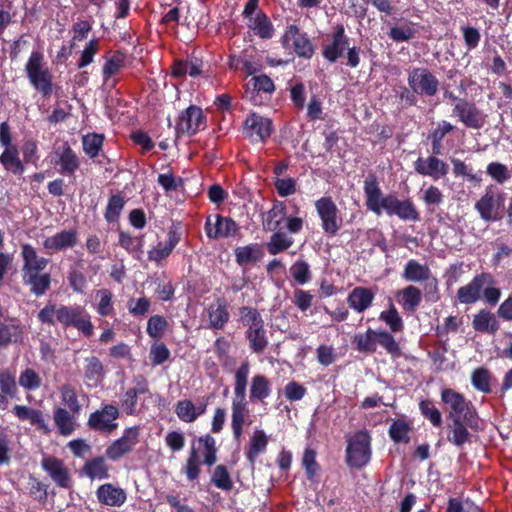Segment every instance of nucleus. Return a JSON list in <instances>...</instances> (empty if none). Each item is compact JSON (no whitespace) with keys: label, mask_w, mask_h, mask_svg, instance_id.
I'll return each mask as SVG.
<instances>
[{"label":"nucleus","mask_w":512,"mask_h":512,"mask_svg":"<svg viewBox=\"0 0 512 512\" xmlns=\"http://www.w3.org/2000/svg\"><path fill=\"white\" fill-rule=\"evenodd\" d=\"M453 115L457 116L468 127H478L479 113L477 108L464 100L456 102L453 108Z\"/></svg>","instance_id":"4be33fe9"},{"label":"nucleus","mask_w":512,"mask_h":512,"mask_svg":"<svg viewBox=\"0 0 512 512\" xmlns=\"http://www.w3.org/2000/svg\"><path fill=\"white\" fill-rule=\"evenodd\" d=\"M415 170L421 175L439 179L447 174L448 165L434 156H429L418 158L415 162Z\"/></svg>","instance_id":"a211bd4d"},{"label":"nucleus","mask_w":512,"mask_h":512,"mask_svg":"<svg viewBox=\"0 0 512 512\" xmlns=\"http://www.w3.org/2000/svg\"><path fill=\"white\" fill-rule=\"evenodd\" d=\"M240 319L243 325L247 326L248 329L263 325V320L260 314L255 309L250 307L241 308Z\"/></svg>","instance_id":"680f3d73"},{"label":"nucleus","mask_w":512,"mask_h":512,"mask_svg":"<svg viewBox=\"0 0 512 512\" xmlns=\"http://www.w3.org/2000/svg\"><path fill=\"white\" fill-rule=\"evenodd\" d=\"M246 95L251 94L250 98L253 97L255 91H263L271 93L275 87L273 81L266 75L254 76L246 84Z\"/></svg>","instance_id":"ea45409f"},{"label":"nucleus","mask_w":512,"mask_h":512,"mask_svg":"<svg viewBox=\"0 0 512 512\" xmlns=\"http://www.w3.org/2000/svg\"><path fill=\"white\" fill-rule=\"evenodd\" d=\"M416 30L411 23L393 26L389 31V37L395 42L409 41L415 37Z\"/></svg>","instance_id":"603ef678"},{"label":"nucleus","mask_w":512,"mask_h":512,"mask_svg":"<svg viewBox=\"0 0 512 512\" xmlns=\"http://www.w3.org/2000/svg\"><path fill=\"white\" fill-rule=\"evenodd\" d=\"M77 243V232L75 230H63L53 236L47 237L43 247L48 251H60L72 248Z\"/></svg>","instance_id":"412c9836"},{"label":"nucleus","mask_w":512,"mask_h":512,"mask_svg":"<svg viewBox=\"0 0 512 512\" xmlns=\"http://www.w3.org/2000/svg\"><path fill=\"white\" fill-rule=\"evenodd\" d=\"M453 125L446 121L437 124V127L432 131L429 138L432 140V152L434 154L441 153V141L447 133L453 129Z\"/></svg>","instance_id":"de8ad7c7"},{"label":"nucleus","mask_w":512,"mask_h":512,"mask_svg":"<svg viewBox=\"0 0 512 512\" xmlns=\"http://www.w3.org/2000/svg\"><path fill=\"white\" fill-rule=\"evenodd\" d=\"M381 345L386 351L390 354L397 353L399 351V346L395 339L386 331H377L376 332V344Z\"/></svg>","instance_id":"69168bd1"},{"label":"nucleus","mask_w":512,"mask_h":512,"mask_svg":"<svg viewBox=\"0 0 512 512\" xmlns=\"http://www.w3.org/2000/svg\"><path fill=\"white\" fill-rule=\"evenodd\" d=\"M248 413L246 397H233L231 427L235 439H239L241 437Z\"/></svg>","instance_id":"6ab92c4d"},{"label":"nucleus","mask_w":512,"mask_h":512,"mask_svg":"<svg viewBox=\"0 0 512 512\" xmlns=\"http://www.w3.org/2000/svg\"><path fill=\"white\" fill-rule=\"evenodd\" d=\"M204 127L205 116L202 109L192 105L180 114L176 130L177 133L193 135Z\"/></svg>","instance_id":"1a4fd4ad"},{"label":"nucleus","mask_w":512,"mask_h":512,"mask_svg":"<svg viewBox=\"0 0 512 512\" xmlns=\"http://www.w3.org/2000/svg\"><path fill=\"white\" fill-rule=\"evenodd\" d=\"M103 140L104 138L100 134H87L83 136L82 144L84 152L91 158L96 157L102 147Z\"/></svg>","instance_id":"3c124183"},{"label":"nucleus","mask_w":512,"mask_h":512,"mask_svg":"<svg viewBox=\"0 0 512 512\" xmlns=\"http://www.w3.org/2000/svg\"><path fill=\"white\" fill-rule=\"evenodd\" d=\"M430 271L427 266L421 265L415 260L407 262L404 270V277L412 282H418L428 279Z\"/></svg>","instance_id":"a19ab883"},{"label":"nucleus","mask_w":512,"mask_h":512,"mask_svg":"<svg viewBox=\"0 0 512 512\" xmlns=\"http://www.w3.org/2000/svg\"><path fill=\"white\" fill-rule=\"evenodd\" d=\"M96 497L99 503L110 507H120L127 499L125 490L111 483L100 485Z\"/></svg>","instance_id":"dca6fc26"},{"label":"nucleus","mask_w":512,"mask_h":512,"mask_svg":"<svg viewBox=\"0 0 512 512\" xmlns=\"http://www.w3.org/2000/svg\"><path fill=\"white\" fill-rule=\"evenodd\" d=\"M54 422L63 436L72 434L76 428L74 417L64 408H57L54 411Z\"/></svg>","instance_id":"7c9ffc66"},{"label":"nucleus","mask_w":512,"mask_h":512,"mask_svg":"<svg viewBox=\"0 0 512 512\" xmlns=\"http://www.w3.org/2000/svg\"><path fill=\"white\" fill-rule=\"evenodd\" d=\"M212 482L217 488L222 490H230L232 488V481L230 475L223 465H218L213 473Z\"/></svg>","instance_id":"052dcab7"},{"label":"nucleus","mask_w":512,"mask_h":512,"mask_svg":"<svg viewBox=\"0 0 512 512\" xmlns=\"http://www.w3.org/2000/svg\"><path fill=\"white\" fill-rule=\"evenodd\" d=\"M486 173L498 184H503L512 177L508 167L500 162L489 163L486 168Z\"/></svg>","instance_id":"49530a36"},{"label":"nucleus","mask_w":512,"mask_h":512,"mask_svg":"<svg viewBox=\"0 0 512 512\" xmlns=\"http://www.w3.org/2000/svg\"><path fill=\"white\" fill-rule=\"evenodd\" d=\"M364 194L367 208L378 216L384 212L386 200L392 196L383 195L376 178L372 175L364 181Z\"/></svg>","instance_id":"9b49d317"},{"label":"nucleus","mask_w":512,"mask_h":512,"mask_svg":"<svg viewBox=\"0 0 512 512\" xmlns=\"http://www.w3.org/2000/svg\"><path fill=\"white\" fill-rule=\"evenodd\" d=\"M271 389L267 378L263 375H255L250 386V399L263 400L270 395Z\"/></svg>","instance_id":"4c0bfd02"},{"label":"nucleus","mask_w":512,"mask_h":512,"mask_svg":"<svg viewBox=\"0 0 512 512\" xmlns=\"http://www.w3.org/2000/svg\"><path fill=\"white\" fill-rule=\"evenodd\" d=\"M404 309L413 311L421 302V291L415 286H408L402 292Z\"/></svg>","instance_id":"864d4df0"},{"label":"nucleus","mask_w":512,"mask_h":512,"mask_svg":"<svg viewBox=\"0 0 512 512\" xmlns=\"http://www.w3.org/2000/svg\"><path fill=\"white\" fill-rule=\"evenodd\" d=\"M118 417L119 409L116 406L105 405L90 414L88 425L94 430L110 433L118 427L116 422Z\"/></svg>","instance_id":"0eeeda50"},{"label":"nucleus","mask_w":512,"mask_h":512,"mask_svg":"<svg viewBox=\"0 0 512 512\" xmlns=\"http://www.w3.org/2000/svg\"><path fill=\"white\" fill-rule=\"evenodd\" d=\"M383 320L393 332H399L403 329V322L395 307L391 304L390 309L380 314Z\"/></svg>","instance_id":"bf43d9fd"},{"label":"nucleus","mask_w":512,"mask_h":512,"mask_svg":"<svg viewBox=\"0 0 512 512\" xmlns=\"http://www.w3.org/2000/svg\"><path fill=\"white\" fill-rule=\"evenodd\" d=\"M0 389L3 394L14 397L17 393V386L14 377L8 371L0 373Z\"/></svg>","instance_id":"338daca9"},{"label":"nucleus","mask_w":512,"mask_h":512,"mask_svg":"<svg viewBox=\"0 0 512 512\" xmlns=\"http://www.w3.org/2000/svg\"><path fill=\"white\" fill-rule=\"evenodd\" d=\"M96 298L98 299L97 312L101 316H108L112 314L113 307V294L108 289H100L96 292Z\"/></svg>","instance_id":"8fccbe9b"},{"label":"nucleus","mask_w":512,"mask_h":512,"mask_svg":"<svg viewBox=\"0 0 512 512\" xmlns=\"http://www.w3.org/2000/svg\"><path fill=\"white\" fill-rule=\"evenodd\" d=\"M199 442L203 445L204 448V463L208 466L213 465L217 461L215 439L211 435L207 434L200 437Z\"/></svg>","instance_id":"5fc2aeb1"},{"label":"nucleus","mask_w":512,"mask_h":512,"mask_svg":"<svg viewBox=\"0 0 512 512\" xmlns=\"http://www.w3.org/2000/svg\"><path fill=\"white\" fill-rule=\"evenodd\" d=\"M441 400L444 404V410L452 421H464L468 426L477 425V415L470 402L460 393L453 389L446 388L442 390Z\"/></svg>","instance_id":"7ed1b4c3"},{"label":"nucleus","mask_w":512,"mask_h":512,"mask_svg":"<svg viewBox=\"0 0 512 512\" xmlns=\"http://www.w3.org/2000/svg\"><path fill=\"white\" fill-rule=\"evenodd\" d=\"M349 48V39L345 36L343 25H338L332 37V43L323 49L324 57L330 62H335Z\"/></svg>","instance_id":"f3484780"},{"label":"nucleus","mask_w":512,"mask_h":512,"mask_svg":"<svg viewBox=\"0 0 512 512\" xmlns=\"http://www.w3.org/2000/svg\"><path fill=\"white\" fill-rule=\"evenodd\" d=\"M285 47H292L299 57L309 58L313 54V47L306 34L301 33L296 25L287 27L283 36Z\"/></svg>","instance_id":"f8f14e48"},{"label":"nucleus","mask_w":512,"mask_h":512,"mask_svg":"<svg viewBox=\"0 0 512 512\" xmlns=\"http://www.w3.org/2000/svg\"><path fill=\"white\" fill-rule=\"evenodd\" d=\"M103 375V366L96 357L86 359L85 376L94 384L98 383Z\"/></svg>","instance_id":"4d7b16f0"},{"label":"nucleus","mask_w":512,"mask_h":512,"mask_svg":"<svg viewBox=\"0 0 512 512\" xmlns=\"http://www.w3.org/2000/svg\"><path fill=\"white\" fill-rule=\"evenodd\" d=\"M60 394L63 403L70 409L73 414H79L81 405L79 404L75 390L68 385L60 388Z\"/></svg>","instance_id":"6e6d98bb"},{"label":"nucleus","mask_w":512,"mask_h":512,"mask_svg":"<svg viewBox=\"0 0 512 512\" xmlns=\"http://www.w3.org/2000/svg\"><path fill=\"white\" fill-rule=\"evenodd\" d=\"M370 436L359 431L348 440L347 461L354 467L364 466L370 459Z\"/></svg>","instance_id":"20e7f679"},{"label":"nucleus","mask_w":512,"mask_h":512,"mask_svg":"<svg viewBox=\"0 0 512 512\" xmlns=\"http://www.w3.org/2000/svg\"><path fill=\"white\" fill-rule=\"evenodd\" d=\"M139 428L137 426L127 428L123 436L115 440L106 449V456L113 461H116L132 451L133 447L138 442Z\"/></svg>","instance_id":"9d476101"},{"label":"nucleus","mask_w":512,"mask_h":512,"mask_svg":"<svg viewBox=\"0 0 512 512\" xmlns=\"http://www.w3.org/2000/svg\"><path fill=\"white\" fill-rule=\"evenodd\" d=\"M124 207V200L122 197L115 195L112 196L108 202L105 217L109 222L116 221Z\"/></svg>","instance_id":"e2e57ef3"},{"label":"nucleus","mask_w":512,"mask_h":512,"mask_svg":"<svg viewBox=\"0 0 512 512\" xmlns=\"http://www.w3.org/2000/svg\"><path fill=\"white\" fill-rule=\"evenodd\" d=\"M13 413L18 419L27 420L32 425H37L38 428L42 429L44 432L49 431L40 410H36L25 405H16L13 408Z\"/></svg>","instance_id":"bb28decb"},{"label":"nucleus","mask_w":512,"mask_h":512,"mask_svg":"<svg viewBox=\"0 0 512 512\" xmlns=\"http://www.w3.org/2000/svg\"><path fill=\"white\" fill-rule=\"evenodd\" d=\"M457 296L461 303H475L480 297V278L476 276L472 282L459 288Z\"/></svg>","instance_id":"c9c22d12"},{"label":"nucleus","mask_w":512,"mask_h":512,"mask_svg":"<svg viewBox=\"0 0 512 512\" xmlns=\"http://www.w3.org/2000/svg\"><path fill=\"white\" fill-rule=\"evenodd\" d=\"M24 69L30 84L36 91L41 93L44 97H48L52 94L53 76L41 52L32 51Z\"/></svg>","instance_id":"f03ea898"},{"label":"nucleus","mask_w":512,"mask_h":512,"mask_svg":"<svg viewBox=\"0 0 512 512\" xmlns=\"http://www.w3.org/2000/svg\"><path fill=\"white\" fill-rule=\"evenodd\" d=\"M268 440L263 430H255L247 451V458L250 463H254L256 458L265 451Z\"/></svg>","instance_id":"72a5a7b5"},{"label":"nucleus","mask_w":512,"mask_h":512,"mask_svg":"<svg viewBox=\"0 0 512 512\" xmlns=\"http://www.w3.org/2000/svg\"><path fill=\"white\" fill-rule=\"evenodd\" d=\"M200 473V458L197 451L192 448L185 466V474L189 480H194Z\"/></svg>","instance_id":"0e129e2a"},{"label":"nucleus","mask_w":512,"mask_h":512,"mask_svg":"<svg viewBox=\"0 0 512 512\" xmlns=\"http://www.w3.org/2000/svg\"><path fill=\"white\" fill-rule=\"evenodd\" d=\"M385 210L388 215H396L402 220L416 221L419 214L410 200H399L395 196H391L385 203Z\"/></svg>","instance_id":"2eb2a0df"},{"label":"nucleus","mask_w":512,"mask_h":512,"mask_svg":"<svg viewBox=\"0 0 512 512\" xmlns=\"http://www.w3.org/2000/svg\"><path fill=\"white\" fill-rule=\"evenodd\" d=\"M23 283L30 287V292L42 296L50 288V274L43 272L33 273L22 277Z\"/></svg>","instance_id":"393cba45"},{"label":"nucleus","mask_w":512,"mask_h":512,"mask_svg":"<svg viewBox=\"0 0 512 512\" xmlns=\"http://www.w3.org/2000/svg\"><path fill=\"white\" fill-rule=\"evenodd\" d=\"M290 273L295 281L301 285L306 284L311 279L309 265L305 261L295 262L290 268Z\"/></svg>","instance_id":"13d9d810"},{"label":"nucleus","mask_w":512,"mask_h":512,"mask_svg":"<svg viewBox=\"0 0 512 512\" xmlns=\"http://www.w3.org/2000/svg\"><path fill=\"white\" fill-rule=\"evenodd\" d=\"M41 467L58 486L62 488L70 486L71 477L62 461L53 457H44L41 461Z\"/></svg>","instance_id":"4468645a"},{"label":"nucleus","mask_w":512,"mask_h":512,"mask_svg":"<svg viewBox=\"0 0 512 512\" xmlns=\"http://www.w3.org/2000/svg\"><path fill=\"white\" fill-rule=\"evenodd\" d=\"M504 198L502 195L495 197L493 194L486 192L482 196V219L486 221H497L503 216Z\"/></svg>","instance_id":"aec40b11"},{"label":"nucleus","mask_w":512,"mask_h":512,"mask_svg":"<svg viewBox=\"0 0 512 512\" xmlns=\"http://www.w3.org/2000/svg\"><path fill=\"white\" fill-rule=\"evenodd\" d=\"M179 241L180 234L176 230H170L167 234V241L165 243H159L154 249L149 251V259L156 262L161 261L170 255Z\"/></svg>","instance_id":"5701e85b"},{"label":"nucleus","mask_w":512,"mask_h":512,"mask_svg":"<svg viewBox=\"0 0 512 512\" xmlns=\"http://www.w3.org/2000/svg\"><path fill=\"white\" fill-rule=\"evenodd\" d=\"M205 411V407L197 410L195 405L189 400L179 401L176 405L175 412L177 416L184 422L191 423L196 420V418L203 414Z\"/></svg>","instance_id":"e433bc0d"},{"label":"nucleus","mask_w":512,"mask_h":512,"mask_svg":"<svg viewBox=\"0 0 512 512\" xmlns=\"http://www.w3.org/2000/svg\"><path fill=\"white\" fill-rule=\"evenodd\" d=\"M315 208L322 221L325 233L335 235L340 229L338 208L330 197H322L315 202Z\"/></svg>","instance_id":"39448f33"},{"label":"nucleus","mask_w":512,"mask_h":512,"mask_svg":"<svg viewBox=\"0 0 512 512\" xmlns=\"http://www.w3.org/2000/svg\"><path fill=\"white\" fill-rule=\"evenodd\" d=\"M38 318L42 323L53 325L57 321L65 327L72 326L86 336L93 334L90 316L79 306L49 304L39 311Z\"/></svg>","instance_id":"f257e3e1"},{"label":"nucleus","mask_w":512,"mask_h":512,"mask_svg":"<svg viewBox=\"0 0 512 512\" xmlns=\"http://www.w3.org/2000/svg\"><path fill=\"white\" fill-rule=\"evenodd\" d=\"M209 325L212 328L220 329L229 319L226 302L223 299H217L207 309Z\"/></svg>","instance_id":"b1692460"},{"label":"nucleus","mask_w":512,"mask_h":512,"mask_svg":"<svg viewBox=\"0 0 512 512\" xmlns=\"http://www.w3.org/2000/svg\"><path fill=\"white\" fill-rule=\"evenodd\" d=\"M285 218V207L281 204H276L264 215L263 227L267 231H276Z\"/></svg>","instance_id":"473e14b6"},{"label":"nucleus","mask_w":512,"mask_h":512,"mask_svg":"<svg viewBox=\"0 0 512 512\" xmlns=\"http://www.w3.org/2000/svg\"><path fill=\"white\" fill-rule=\"evenodd\" d=\"M410 88L417 94L434 96L438 90L437 78L425 68L413 69L408 78Z\"/></svg>","instance_id":"423d86ee"},{"label":"nucleus","mask_w":512,"mask_h":512,"mask_svg":"<svg viewBox=\"0 0 512 512\" xmlns=\"http://www.w3.org/2000/svg\"><path fill=\"white\" fill-rule=\"evenodd\" d=\"M108 465L103 457H97L87 461L84 465L85 474L92 480H102L109 477Z\"/></svg>","instance_id":"2f4dec72"},{"label":"nucleus","mask_w":512,"mask_h":512,"mask_svg":"<svg viewBox=\"0 0 512 512\" xmlns=\"http://www.w3.org/2000/svg\"><path fill=\"white\" fill-rule=\"evenodd\" d=\"M247 338L249 340L251 349L255 353H261L268 344L264 324L252 329H248Z\"/></svg>","instance_id":"79ce46f5"},{"label":"nucleus","mask_w":512,"mask_h":512,"mask_svg":"<svg viewBox=\"0 0 512 512\" xmlns=\"http://www.w3.org/2000/svg\"><path fill=\"white\" fill-rule=\"evenodd\" d=\"M235 257L239 265H249L261 260L263 252L257 244H253L236 248Z\"/></svg>","instance_id":"cd10ccee"},{"label":"nucleus","mask_w":512,"mask_h":512,"mask_svg":"<svg viewBox=\"0 0 512 512\" xmlns=\"http://www.w3.org/2000/svg\"><path fill=\"white\" fill-rule=\"evenodd\" d=\"M59 159L57 164L61 167V173L73 174L79 168V160L69 145H64L61 152H57Z\"/></svg>","instance_id":"c85d7f7f"},{"label":"nucleus","mask_w":512,"mask_h":512,"mask_svg":"<svg viewBox=\"0 0 512 512\" xmlns=\"http://www.w3.org/2000/svg\"><path fill=\"white\" fill-rule=\"evenodd\" d=\"M238 231V226L231 218L217 216V229L213 233L214 239L227 238L234 236Z\"/></svg>","instance_id":"a18cd8bd"},{"label":"nucleus","mask_w":512,"mask_h":512,"mask_svg":"<svg viewBox=\"0 0 512 512\" xmlns=\"http://www.w3.org/2000/svg\"><path fill=\"white\" fill-rule=\"evenodd\" d=\"M21 257H22V277L43 272L47 265L48 259L39 256L36 249L30 244H23L21 246Z\"/></svg>","instance_id":"ddd939ff"},{"label":"nucleus","mask_w":512,"mask_h":512,"mask_svg":"<svg viewBox=\"0 0 512 512\" xmlns=\"http://www.w3.org/2000/svg\"><path fill=\"white\" fill-rule=\"evenodd\" d=\"M0 162L7 170L15 174L22 173L24 170L18 156V151L13 146L5 148L4 152L0 156Z\"/></svg>","instance_id":"58836bf2"},{"label":"nucleus","mask_w":512,"mask_h":512,"mask_svg":"<svg viewBox=\"0 0 512 512\" xmlns=\"http://www.w3.org/2000/svg\"><path fill=\"white\" fill-rule=\"evenodd\" d=\"M294 243L292 237L288 236L284 232L277 231L271 237L267 243V250L269 254L276 255L290 248Z\"/></svg>","instance_id":"f704fd0d"},{"label":"nucleus","mask_w":512,"mask_h":512,"mask_svg":"<svg viewBox=\"0 0 512 512\" xmlns=\"http://www.w3.org/2000/svg\"><path fill=\"white\" fill-rule=\"evenodd\" d=\"M18 382L24 389L34 391L41 386L42 380L35 370L26 368L20 373Z\"/></svg>","instance_id":"09e8293b"},{"label":"nucleus","mask_w":512,"mask_h":512,"mask_svg":"<svg viewBox=\"0 0 512 512\" xmlns=\"http://www.w3.org/2000/svg\"><path fill=\"white\" fill-rule=\"evenodd\" d=\"M373 293L363 287H357L348 295L347 302L349 306L357 312L365 311L372 303Z\"/></svg>","instance_id":"a878e982"},{"label":"nucleus","mask_w":512,"mask_h":512,"mask_svg":"<svg viewBox=\"0 0 512 512\" xmlns=\"http://www.w3.org/2000/svg\"><path fill=\"white\" fill-rule=\"evenodd\" d=\"M248 26L261 38H271L273 35V26L270 20L261 12H257L254 17H250Z\"/></svg>","instance_id":"c756f323"},{"label":"nucleus","mask_w":512,"mask_h":512,"mask_svg":"<svg viewBox=\"0 0 512 512\" xmlns=\"http://www.w3.org/2000/svg\"><path fill=\"white\" fill-rule=\"evenodd\" d=\"M376 330L368 329L365 333L356 334L353 343L360 352H374L376 350Z\"/></svg>","instance_id":"c03bdc74"},{"label":"nucleus","mask_w":512,"mask_h":512,"mask_svg":"<svg viewBox=\"0 0 512 512\" xmlns=\"http://www.w3.org/2000/svg\"><path fill=\"white\" fill-rule=\"evenodd\" d=\"M250 373V364L245 361L235 371L234 397H246L247 379Z\"/></svg>","instance_id":"37998d69"},{"label":"nucleus","mask_w":512,"mask_h":512,"mask_svg":"<svg viewBox=\"0 0 512 512\" xmlns=\"http://www.w3.org/2000/svg\"><path fill=\"white\" fill-rule=\"evenodd\" d=\"M272 131L270 119L258 114H251L245 120L243 133L251 142H262L266 140Z\"/></svg>","instance_id":"6e6552de"},{"label":"nucleus","mask_w":512,"mask_h":512,"mask_svg":"<svg viewBox=\"0 0 512 512\" xmlns=\"http://www.w3.org/2000/svg\"><path fill=\"white\" fill-rule=\"evenodd\" d=\"M422 414L428 418L434 426H439L442 422L439 410L430 401H422L420 403Z\"/></svg>","instance_id":"774afa93"}]
</instances>
